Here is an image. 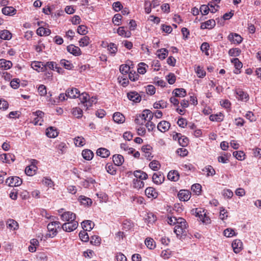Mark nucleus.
<instances>
[{"mask_svg":"<svg viewBox=\"0 0 261 261\" xmlns=\"http://www.w3.org/2000/svg\"><path fill=\"white\" fill-rule=\"evenodd\" d=\"M59 221H53L48 224L47 233L44 236L45 239L53 238L58 233V229H61Z\"/></svg>","mask_w":261,"mask_h":261,"instance_id":"3","label":"nucleus"},{"mask_svg":"<svg viewBox=\"0 0 261 261\" xmlns=\"http://www.w3.org/2000/svg\"><path fill=\"white\" fill-rule=\"evenodd\" d=\"M67 51L75 56H78L81 55L80 48L73 44L68 45L67 47Z\"/></svg>","mask_w":261,"mask_h":261,"instance_id":"11","label":"nucleus"},{"mask_svg":"<svg viewBox=\"0 0 261 261\" xmlns=\"http://www.w3.org/2000/svg\"><path fill=\"white\" fill-rule=\"evenodd\" d=\"M172 93L175 97H184L187 95L186 90L184 88H176L173 91Z\"/></svg>","mask_w":261,"mask_h":261,"instance_id":"29","label":"nucleus"},{"mask_svg":"<svg viewBox=\"0 0 261 261\" xmlns=\"http://www.w3.org/2000/svg\"><path fill=\"white\" fill-rule=\"evenodd\" d=\"M12 63L11 61L6 60L4 59H0V68L4 70H8L10 69L12 66Z\"/></svg>","mask_w":261,"mask_h":261,"instance_id":"22","label":"nucleus"},{"mask_svg":"<svg viewBox=\"0 0 261 261\" xmlns=\"http://www.w3.org/2000/svg\"><path fill=\"white\" fill-rule=\"evenodd\" d=\"M231 246L233 251L237 253L240 252L242 249L243 243L240 240L236 239L232 242Z\"/></svg>","mask_w":261,"mask_h":261,"instance_id":"10","label":"nucleus"},{"mask_svg":"<svg viewBox=\"0 0 261 261\" xmlns=\"http://www.w3.org/2000/svg\"><path fill=\"white\" fill-rule=\"evenodd\" d=\"M133 186L135 188L141 189L144 186V182L142 180L138 179L133 180Z\"/></svg>","mask_w":261,"mask_h":261,"instance_id":"53","label":"nucleus"},{"mask_svg":"<svg viewBox=\"0 0 261 261\" xmlns=\"http://www.w3.org/2000/svg\"><path fill=\"white\" fill-rule=\"evenodd\" d=\"M60 64L65 69L68 70H70L73 67V64L70 61L65 59L60 61Z\"/></svg>","mask_w":261,"mask_h":261,"instance_id":"42","label":"nucleus"},{"mask_svg":"<svg viewBox=\"0 0 261 261\" xmlns=\"http://www.w3.org/2000/svg\"><path fill=\"white\" fill-rule=\"evenodd\" d=\"M117 33L120 36H124L126 38H128L131 36V32L129 31H125L124 27H120L117 30Z\"/></svg>","mask_w":261,"mask_h":261,"instance_id":"35","label":"nucleus"},{"mask_svg":"<svg viewBox=\"0 0 261 261\" xmlns=\"http://www.w3.org/2000/svg\"><path fill=\"white\" fill-rule=\"evenodd\" d=\"M167 103L166 101L161 100L159 102H156L153 104V107L155 109H164L167 108Z\"/></svg>","mask_w":261,"mask_h":261,"instance_id":"43","label":"nucleus"},{"mask_svg":"<svg viewBox=\"0 0 261 261\" xmlns=\"http://www.w3.org/2000/svg\"><path fill=\"white\" fill-rule=\"evenodd\" d=\"M78 201L84 206H91L92 203V201L91 198L83 195H81L79 197Z\"/></svg>","mask_w":261,"mask_h":261,"instance_id":"18","label":"nucleus"},{"mask_svg":"<svg viewBox=\"0 0 261 261\" xmlns=\"http://www.w3.org/2000/svg\"><path fill=\"white\" fill-rule=\"evenodd\" d=\"M153 117V113L149 110H144L142 114L137 115L135 119L136 124L143 125L146 121L152 120Z\"/></svg>","mask_w":261,"mask_h":261,"instance_id":"2","label":"nucleus"},{"mask_svg":"<svg viewBox=\"0 0 261 261\" xmlns=\"http://www.w3.org/2000/svg\"><path fill=\"white\" fill-rule=\"evenodd\" d=\"M224 235L226 237H232L236 236L234 230L232 228H227L223 232Z\"/></svg>","mask_w":261,"mask_h":261,"instance_id":"60","label":"nucleus"},{"mask_svg":"<svg viewBox=\"0 0 261 261\" xmlns=\"http://www.w3.org/2000/svg\"><path fill=\"white\" fill-rule=\"evenodd\" d=\"M228 39L234 44H239L242 42L243 38L237 33H231L228 36Z\"/></svg>","mask_w":261,"mask_h":261,"instance_id":"7","label":"nucleus"},{"mask_svg":"<svg viewBox=\"0 0 261 261\" xmlns=\"http://www.w3.org/2000/svg\"><path fill=\"white\" fill-rule=\"evenodd\" d=\"M146 195L150 198H156L158 196V193L152 187H148L145 191Z\"/></svg>","mask_w":261,"mask_h":261,"instance_id":"17","label":"nucleus"},{"mask_svg":"<svg viewBox=\"0 0 261 261\" xmlns=\"http://www.w3.org/2000/svg\"><path fill=\"white\" fill-rule=\"evenodd\" d=\"M7 227L12 230H16L19 228L18 223L12 219H9L6 222Z\"/></svg>","mask_w":261,"mask_h":261,"instance_id":"19","label":"nucleus"},{"mask_svg":"<svg viewBox=\"0 0 261 261\" xmlns=\"http://www.w3.org/2000/svg\"><path fill=\"white\" fill-rule=\"evenodd\" d=\"M105 168L109 173L112 175H114L116 174V170L113 165L107 164L105 166Z\"/></svg>","mask_w":261,"mask_h":261,"instance_id":"61","label":"nucleus"},{"mask_svg":"<svg viewBox=\"0 0 261 261\" xmlns=\"http://www.w3.org/2000/svg\"><path fill=\"white\" fill-rule=\"evenodd\" d=\"M108 50L109 51L111 55L112 56H114L116 52L117 51V45L113 43H111L109 45H108Z\"/></svg>","mask_w":261,"mask_h":261,"instance_id":"44","label":"nucleus"},{"mask_svg":"<svg viewBox=\"0 0 261 261\" xmlns=\"http://www.w3.org/2000/svg\"><path fill=\"white\" fill-rule=\"evenodd\" d=\"M38 92L40 96H45L47 94L46 86L44 85H40L38 87Z\"/></svg>","mask_w":261,"mask_h":261,"instance_id":"52","label":"nucleus"},{"mask_svg":"<svg viewBox=\"0 0 261 261\" xmlns=\"http://www.w3.org/2000/svg\"><path fill=\"white\" fill-rule=\"evenodd\" d=\"M87 231L84 230L81 231L79 233V237L83 242H87L89 240V237Z\"/></svg>","mask_w":261,"mask_h":261,"instance_id":"47","label":"nucleus"},{"mask_svg":"<svg viewBox=\"0 0 261 261\" xmlns=\"http://www.w3.org/2000/svg\"><path fill=\"white\" fill-rule=\"evenodd\" d=\"M178 223L175 226L174 232L177 237L182 239L187 236L188 229V225L186 221L182 218L179 217Z\"/></svg>","mask_w":261,"mask_h":261,"instance_id":"1","label":"nucleus"},{"mask_svg":"<svg viewBox=\"0 0 261 261\" xmlns=\"http://www.w3.org/2000/svg\"><path fill=\"white\" fill-rule=\"evenodd\" d=\"M6 182L9 186L17 187L22 184V180L18 176H13L8 178L6 179Z\"/></svg>","mask_w":261,"mask_h":261,"instance_id":"5","label":"nucleus"},{"mask_svg":"<svg viewBox=\"0 0 261 261\" xmlns=\"http://www.w3.org/2000/svg\"><path fill=\"white\" fill-rule=\"evenodd\" d=\"M96 154L103 158H108L110 154V151L105 148H100L97 150Z\"/></svg>","mask_w":261,"mask_h":261,"instance_id":"28","label":"nucleus"},{"mask_svg":"<svg viewBox=\"0 0 261 261\" xmlns=\"http://www.w3.org/2000/svg\"><path fill=\"white\" fill-rule=\"evenodd\" d=\"M37 167L34 165L27 166L25 169V174L29 176H33L36 173Z\"/></svg>","mask_w":261,"mask_h":261,"instance_id":"37","label":"nucleus"},{"mask_svg":"<svg viewBox=\"0 0 261 261\" xmlns=\"http://www.w3.org/2000/svg\"><path fill=\"white\" fill-rule=\"evenodd\" d=\"M152 178L154 183L159 185L163 182L164 176L160 172L155 173L153 174Z\"/></svg>","mask_w":261,"mask_h":261,"instance_id":"20","label":"nucleus"},{"mask_svg":"<svg viewBox=\"0 0 261 261\" xmlns=\"http://www.w3.org/2000/svg\"><path fill=\"white\" fill-rule=\"evenodd\" d=\"M78 225L79 223L77 221L73 220L72 221L64 223L62 226V228L65 231L71 232L77 228Z\"/></svg>","mask_w":261,"mask_h":261,"instance_id":"4","label":"nucleus"},{"mask_svg":"<svg viewBox=\"0 0 261 261\" xmlns=\"http://www.w3.org/2000/svg\"><path fill=\"white\" fill-rule=\"evenodd\" d=\"M77 32L80 35H86L88 33L87 28L84 25H79L77 27Z\"/></svg>","mask_w":261,"mask_h":261,"instance_id":"62","label":"nucleus"},{"mask_svg":"<svg viewBox=\"0 0 261 261\" xmlns=\"http://www.w3.org/2000/svg\"><path fill=\"white\" fill-rule=\"evenodd\" d=\"M233 155L238 160L242 161L245 159V153L241 151H234Z\"/></svg>","mask_w":261,"mask_h":261,"instance_id":"55","label":"nucleus"},{"mask_svg":"<svg viewBox=\"0 0 261 261\" xmlns=\"http://www.w3.org/2000/svg\"><path fill=\"white\" fill-rule=\"evenodd\" d=\"M90 38L89 37L85 36L82 38L79 41L80 46L84 47L87 46L89 44Z\"/></svg>","mask_w":261,"mask_h":261,"instance_id":"49","label":"nucleus"},{"mask_svg":"<svg viewBox=\"0 0 261 261\" xmlns=\"http://www.w3.org/2000/svg\"><path fill=\"white\" fill-rule=\"evenodd\" d=\"M120 148L124 151H127L128 154H132L135 151L134 148L129 147L126 143H121Z\"/></svg>","mask_w":261,"mask_h":261,"instance_id":"57","label":"nucleus"},{"mask_svg":"<svg viewBox=\"0 0 261 261\" xmlns=\"http://www.w3.org/2000/svg\"><path fill=\"white\" fill-rule=\"evenodd\" d=\"M177 196L180 201H187L191 197V193L188 190H180Z\"/></svg>","mask_w":261,"mask_h":261,"instance_id":"8","label":"nucleus"},{"mask_svg":"<svg viewBox=\"0 0 261 261\" xmlns=\"http://www.w3.org/2000/svg\"><path fill=\"white\" fill-rule=\"evenodd\" d=\"M51 31L49 29L44 28L43 27H39L37 30V34L40 36H48L50 34Z\"/></svg>","mask_w":261,"mask_h":261,"instance_id":"33","label":"nucleus"},{"mask_svg":"<svg viewBox=\"0 0 261 261\" xmlns=\"http://www.w3.org/2000/svg\"><path fill=\"white\" fill-rule=\"evenodd\" d=\"M82 154L84 159L88 161L91 160L94 156L93 152L90 149L83 150Z\"/></svg>","mask_w":261,"mask_h":261,"instance_id":"32","label":"nucleus"},{"mask_svg":"<svg viewBox=\"0 0 261 261\" xmlns=\"http://www.w3.org/2000/svg\"><path fill=\"white\" fill-rule=\"evenodd\" d=\"M60 217L62 221L68 222L75 220L76 215L71 212L67 211L61 214Z\"/></svg>","mask_w":261,"mask_h":261,"instance_id":"6","label":"nucleus"},{"mask_svg":"<svg viewBox=\"0 0 261 261\" xmlns=\"http://www.w3.org/2000/svg\"><path fill=\"white\" fill-rule=\"evenodd\" d=\"M195 70L199 77H203L205 75V71L200 66H198Z\"/></svg>","mask_w":261,"mask_h":261,"instance_id":"63","label":"nucleus"},{"mask_svg":"<svg viewBox=\"0 0 261 261\" xmlns=\"http://www.w3.org/2000/svg\"><path fill=\"white\" fill-rule=\"evenodd\" d=\"M129 66L127 65H121L120 66V71L123 75H126L129 71Z\"/></svg>","mask_w":261,"mask_h":261,"instance_id":"64","label":"nucleus"},{"mask_svg":"<svg viewBox=\"0 0 261 261\" xmlns=\"http://www.w3.org/2000/svg\"><path fill=\"white\" fill-rule=\"evenodd\" d=\"M151 149L152 147L149 145H143L142 147V151L144 153L145 157L149 161H150L153 157V156L151 155Z\"/></svg>","mask_w":261,"mask_h":261,"instance_id":"14","label":"nucleus"},{"mask_svg":"<svg viewBox=\"0 0 261 261\" xmlns=\"http://www.w3.org/2000/svg\"><path fill=\"white\" fill-rule=\"evenodd\" d=\"M0 160L3 163H6L10 164L11 162H13L15 160V156L12 154H6L4 153L0 155Z\"/></svg>","mask_w":261,"mask_h":261,"instance_id":"12","label":"nucleus"},{"mask_svg":"<svg viewBox=\"0 0 261 261\" xmlns=\"http://www.w3.org/2000/svg\"><path fill=\"white\" fill-rule=\"evenodd\" d=\"M231 62L233 63L234 66L236 68V70L234 71L235 73H239V71L242 68L243 64L240 61L238 58H234L231 60Z\"/></svg>","mask_w":261,"mask_h":261,"instance_id":"34","label":"nucleus"},{"mask_svg":"<svg viewBox=\"0 0 261 261\" xmlns=\"http://www.w3.org/2000/svg\"><path fill=\"white\" fill-rule=\"evenodd\" d=\"M149 166L152 170L156 171L160 168L161 165L159 161L153 160L149 163Z\"/></svg>","mask_w":261,"mask_h":261,"instance_id":"54","label":"nucleus"},{"mask_svg":"<svg viewBox=\"0 0 261 261\" xmlns=\"http://www.w3.org/2000/svg\"><path fill=\"white\" fill-rule=\"evenodd\" d=\"M12 38L11 33L7 30H4L0 33V38L3 40H10Z\"/></svg>","mask_w":261,"mask_h":261,"instance_id":"36","label":"nucleus"},{"mask_svg":"<svg viewBox=\"0 0 261 261\" xmlns=\"http://www.w3.org/2000/svg\"><path fill=\"white\" fill-rule=\"evenodd\" d=\"M158 56L161 59H164L168 56V51L166 48H161L157 51Z\"/></svg>","mask_w":261,"mask_h":261,"instance_id":"41","label":"nucleus"},{"mask_svg":"<svg viewBox=\"0 0 261 261\" xmlns=\"http://www.w3.org/2000/svg\"><path fill=\"white\" fill-rule=\"evenodd\" d=\"M74 144L76 146H83L85 144L84 138L82 137L75 138Z\"/></svg>","mask_w":261,"mask_h":261,"instance_id":"56","label":"nucleus"},{"mask_svg":"<svg viewBox=\"0 0 261 261\" xmlns=\"http://www.w3.org/2000/svg\"><path fill=\"white\" fill-rule=\"evenodd\" d=\"M145 243L146 246L150 249H153L155 247V242L151 238L146 239Z\"/></svg>","mask_w":261,"mask_h":261,"instance_id":"46","label":"nucleus"},{"mask_svg":"<svg viewBox=\"0 0 261 261\" xmlns=\"http://www.w3.org/2000/svg\"><path fill=\"white\" fill-rule=\"evenodd\" d=\"M101 238L98 236L94 235L91 237L90 243L95 246H99L100 244Z\"/></svg>","mask_w":261,"mask_h":261,"instance_id":"45","label":"nucleus"},{"mask_svg":"<svg viewBox=\"0 0 261 261\" xmlns=\"http://www.w3.org/2000/svg\"><path fill=\"white\" fill-rule=\"evenodd\" d=\"M97 102V100H96V98L95 97H92L91 98H90V97H89V98H88L87 99V102L86 103V104H85V107H86L87 109H88L89 107H91L93 104H95Z\"/></svg>","mask_w":261,"mask_h":261,"instance_id":"59","label":"nucleus"},{"mask_svg":"<svg viewBox=\"0 0 261 261\" xmlns=\"http://www.w3.org/2000/svg\"><path fill=\"white\" fill-rule=\"evenodd\" d=\"M118 80L119 82L121 84L123 87H126L128 84V80H127L126 75H123L122 76H119L118 77Z\"/></svg>","mask_w":261,"mask_h":261,"instance_id":"50","label":"nucleus"},{"mask_svg":"<svg viewBox=\"0 0 261 261\" xmlns=\"http://www.w3.org/2000/svg\"><path fill=\"white\" fill-rule=\"evenodd\" d=\"M223 116L222 113L211 115L209 117V119L212 121L221 122L223 120Z\"/></svg>","mask_w":261,"mask_h":261,"instance_id":"38","label":"nucleus"},{"mask_svg":"<svg viewBox=\"0 0 261 261\" xmlns=\"http://www.w3.org/2000/svg\"><path fill=\"white\" fill-rule=\"evenodd\" d=\"M84 230L90 231L94 227V224L90 220H85L81 223Z\"/></svg>","mask_w":261,"mask_h":261,"instance_id":"23","label":"nucleus"},{"mask_svg":"<svg viewBox=\"0 0 261 261\" xmlns=\"http://www.w3.org/2000/svg\"><path fill=\"white\" fill-rule=\"evenodd\" d=\"M202 171L206 172V176H213L215 174L216 172L214 168L210 165H208L206 166L204 169H202Z\"/></svg>","mask_w":261,"mask_h":261,"instance_id":"40","label":"nucleus"},{"mask_svg":"<svg viewBox=\"0 0 261 261\" xmlns=\"http://www.w3.org/2000/svg\"><path fill=\"white\" fill-rule=\"evenodd\" d=\"M167 177L170 180L176 181L179 179V174L176 170L170 171L168 174Z\"/></svg>","mask_w":261,"mask_h":261,"instance_id":"26","label":"nucleus"},{"mask_svg":"<svg viewBox=\"0 0 261 261\" xmlns=\"http://www.w3.org/2000/svg\"><path fill=\"white\" fill-rule=\"evenodd\" d=\"M113 161L116 166H120L124 162V158L121 154H115L113 156Z\"/></svg>","mask_w":261,"mask_h":261,"instance_id":"27","label":"nucleus"},{"mask_svg":"<svg viewBox=\"0 0 261 261\" xmlns=\"http://www.w3.org/2000/svg\"><path fill=\"white\" fill-rule=\"evenodd\" d=\"M46 135L49 138H55L58 135V133L57 130L55 129L53 127H49L46 130Z\"/></svg>","mask_w":261,"mask_h":261,"instance_id":"31","label":"nucleus"},{"mask_svg":"<svg viewBox=\"0 0 261 261\" xmlns=\"http://www.w3.org/2000/svg\"><path fill=\"white\" fill-rule=\"evenodd\" d=\"M134 176L140 180H145L148 178V175L145 172L141 170H136L134 173Z\"/></svg>","mask_w":261,"mask_h":261,"instance_id":"30","label":"nucleus"},{"mask_svg":"<svg viewBox=\"0 0 261 261\" xmlns=\"http://www.w3.org/2000/svg\"><path fill=\"white\" fill-rule=\"evenodd\" d=\"M178 143L182 147L187 146L189 143V139L185 136H181V138H178Z\"/></svg>","mask_w":261,"mask_h":261,"instance_id":"58","label":"nucleus"},{"mask_svg":"<svg viewBox=\"0 0 261 261\" xmlns=\"http://www.w3.org/2000/svg\"><path fill=\"white\" fill-rule=\"evenodd\" d=\"M113 119L117 123H123L125 121L123 115L119 112H116L113 114Z\"/></svg>","mask_w":261,"mask_h":261,"instance_id":"25","label":"nucleus"},{"mask_svg":"<svg viewBox=\"0 0 261 261\" xmlns=\"http://www.w3.org/2000/svg\"><path fill=\"white\" fill-rule=\"evenodd\" d=\"M89 97V95L86 92H83L81 94L80 93L77 97L84 106H85V104L87 102V99Z\"/></svg>","mask_w":261,"mask_h":261,"instance_id":"39","label":"nucleus"},{"mask_svg":"<svg viewBox=\"0 0 261 261\" xmlns=\"http://www.w3.org/2000/svg\"><path fill=\"white\" fill-rule=\"evenodd\" d=\"M72 114L77 118H81L83 116V111L80 108H74L72 111Z\"/></svg>","mask_w":261,"mask_h":261,"instance_id":"48","label":"nucleus"},{"mask_svg":"<svg viewBox=\"0 0 261 261\" xmlns=\"http://www.w3.org/2000/svg\"><path fill=\"white\" fill-rule=\"evenodd\" d=\"M32 67L38 72H42L45 70V66L43 62L34 61L31 64Z\"/></svg>","mask_w":261,"mask_h":261,"instance_id":"16","label":"nucleus"},{"mask_svg":"<svg viewBox=\"0 0 261 261\" xmlns=\"http://www.w3.org/2000/svg\"><path fill=\"white\" fill-rule=\"evenodd\" d=\"M170 127V123L166 121H161L157 126L159 130L161 132H166L169 129Z\"/></svg>","mask_w":261,"mask_h":261,"instance_id":"15","label":"nucleus"},{"mask_svg":"<svg viewBox=\"0 0 261 261\" xmlns=\"http://www.w3.org/2000/svg\"><path fill=\"white\" fill-rule=\"evenodd\" d=\"M241 50L238 48H233L229 49L228 54L230 56L238 57L241 54Z\"/></svg>","mask_w":261,"mask_h":261,"instance_id":"51","label":"nucleus"},{"mask_svg":"<svg viewBox=\"0 0 261 261\" xmlns=\"http://www.w3.org/2000/svg\"><path fill=\"white\" fill-rule=\"evenodd\" d=\"M2 11L4 15L9 16L14 15L16 13V10L13 7H5Z\"/></svg>","mask_w":261,"mask_h":261,"instance_id":"24","label":"nucleus"},{"mask_svg":"<svg viewBox=\"0 0 261 261\" xmlns=\"http://www.w3.org/2000/svg\"><path fill=\"white\" fill-rule=\"evenodd\" d=\"M128 98L134 102H139L141 100L140 95L136 91H131L127 94Z\"/></svg>","mask_w":261,"mask_h":261,"instance_id":"13","label":"nucleus"},{"mask_svg":"<svg viewBox=\"0 0 261 261\" xmlns=\"http://www.w3.org/2000/svg\"><path fill=\"white\" fill-rule=\"evenodd\" d=\"M235 93H236V95H237V98L238 99L242 100H243L244 99L247 100L248 99V98H249L248 94L246 92H245L244 91H243L242 89H236Z\"/></svg>","mask_w":261,"mask_h":261,"instance_id":"21","label":"nucleus"},{"mask_svg":"<svg viewBox=\"0 0 261 261\" xmlns=\"http://www.w3.org/2000/svg\"><path fill=\"white\" fill-rule=\"evenodd\" d=\"M79 93V90L75 88H69L66 90V95H67V97L70 98H77Z\"/></svg>","mask_w":261,"mask_h":261,"instance_id":"9","label":"nucleus"}]
</instances>
